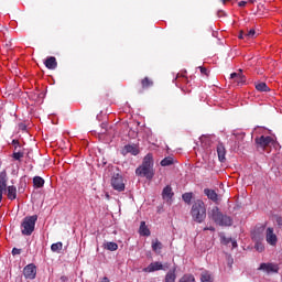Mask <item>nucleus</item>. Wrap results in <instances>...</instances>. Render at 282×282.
<instances>
[{
  "label": "nucleus",
  "mask_w": 282,
  "mask_h": 282,
  "mask_svg": "<svg viewBox=\"0 0 282 282\" xmlns=\"http://www.w3.org/2000/svg\"><path fill=\"white\" fill-rule=\"evenodd\" d=\"M238 39H246V32L245 31H240Z\"/></svg>",
  "instance_id": "obj_39"
},
{
  "label": "nucleus",
  "mask_w": 282,
  "mask_h": 282,
  "mask_svg": "<svg viewBox=\"0 0 282 282\" xmlns=\"http://www.w3.org/2000/svg\"><path fill=\"white\" fill-rule=\"evenodd\" d=\"M198 69L200 70L202 76H209V74H210L208 68H206L204 66H199Z\"/></svg>",
  "instance_id": "obj_35"
},
{
  "label": "nucleus",
  "mask_w": 282,
  "mask_h": 282,
  "mask_svg": "<svg viewBox=\"0 0 282 282\" xmlns=\"http://www.w3.org/2000/svg\"><path fill=\"white\" fill-rule=\"evenodd\" d=\"M204 230H212V232H215V227H206Z\"/></svg>",
  "instance_id": "obj_41"
},
{
  "label": "nucleus",
  "mask_w": 282,
  "mask_h": 282,
  "mask_svg": "<svg viewBox=\"0 0 282 282\" xmlns=\"http://www.w3.org/2000/svg\"><path fill=\"white\" fill-rule=\"evenodd\" d=\"M200 281L202 282H213V275L208 273V271H204L200 275Z\"/></svg>",
  "instance_id": "obj_27"
},
{
  "label": "nucleus",
  "mask_w": 282,
  "mask_h": 282,
  "mask_svg": "<svg viewBox=\"0 0 282 282\" xmlns=\"http://www.w3.org/2000/svg\"><path fill=\"white\" fill-rule=\"evenodd\" d=\"M39 220V216H26L21 224V232L26 237H30L34 232V228L36 226V221Z\"/></svg>",
  "instance_id": "obj_6"
},
{
  "label": "nucleus",
  "mask_w": 282,
  "mask_h": 282,
  "mask_svg": "<svg viewBox=\"0 0 282 282\" xmlns=\"http://www.w3.org/2000/svg\"><path fill=\"white\" fill-rule=\"evenodd\" d=\"M123 153H131V155H138L140 150L135 145L128 144L123 148Z\"/></svg>",
  "instance_id": "obj_21"
},
{
  "label": "nucleus",
  "mask_w": 282,
  "mask_h": 282,
  "mask_svg": "<svg viewBox=\"0 0 282 282\" xmlns=\"http://www.w3.org/2000/svg\"><path fill=\"white\" fill-rule=\"evenodd\" d=\"M177 275H175V271H169L165 275L164 282H175Z\"/></svg>",
  "instance_id": "obj_25"
},
{
  "label": "nucleus",
  "mask_w": 282,
  "mask_h": 282,
  "mask_svg": "<svg viewBox=\"0 0 282 282\" xmlns=\"http://www.w3.org/2000/svg\"><path fill=\"white\" fill-rule=\"evenodd\" d=\"M23 274L25 276V279L29 280H34L36 279V265L34 264H29L23 269Z\"/></svg>",
  "instance_id": "obj_12"
},
{
  "label": "nucleus",
  "mask_w": 282,
  "mask_h": 282,
  "mask_svg": "<svg viewBox=\"0 0 282 282\" xmlns=\"http://www.w3.org/2000/svg\"><path fill=\"white\" fill-rule=\"evenodd\" d=\"M254 34H256L254 29H251L250 31L246 32L245 36H246V39L248 41L249 39H254Z\"/></svg>",
  "instance_id": "obj_34"
},
{
  "label": "nucleus",
  "mask_w": 282,
  "mask_h": 282,
  "mask_svg": "<svg viewBox=\"0 0 282 282\" xmlns=\"http://www.w3.org/2000/svg\"><path fill=\"white\" fill-rule=\"evenodd\" d=\"M220 241L224 246H229L231 243L232 238H227L226 236L220 237Z\"/></svg>",
  "instance_id": "obj_33"
},
{
  "label": "nucleus",
  "mask_w": 282,
  "mask_h": 282,
  "mask_svg": "<svg viewBox=\"0 0 282 282\" xmlns=\"http://www.w3.org/2000/svg\"><path fill=\"white\" fill-rule=\"evenodd\" d=\"M139 232L142 237H151V230H149V227H147L145 221H141Z\"/></svg>",
  "instance_id": "obj_20"
},
{
  "label": "nucleus",
  "mask_w": 282,
  "mask_h": 282,
  "mask_svg": "<svg viewBox=\"0 0 282 282\" xmlns=\"http://www.w3.org/2000/svg\"><path fill=\"white\" fill-rule=\"evenodd\" d=\"M221 2L224 3V6H226V3L230 2V0H221Z\"/></svg>",
  "instance_id": "obj_44"
},
{
  "label": "nucleus",
  "mask_w": 282,
  "mask_h": 282,
  "mask_svg": "<svg viewBox=\"0 0 282 282\" xmlns=\"http://www.w3.org/2000/svg\"><path fill=\"white\" fill-rule=\"evenodd\" d=\"M178 282H195V276L192 274H185L178 280Z\"/></svg>",
  "instance_id": "obj_29"
},
{
  "label": "nucleus",
  "mask_w": 282,
  "mask_h": 282,
  "mask_svg": "<svg viewBox=\"0 0 282 282\" xmlns=\"http://www.w3.org/2000/svg\"><path fill=\"white\" fill-rule=\"evenodd\" d=\"M52 252H61L63 250V242H56L51 246Z\"/></svg>",
  "instance_id": "obj_28"
},
{
  "label": "nucleus",
  "mask_w": 282,
  "mask_h": 282,
  "mask_svg": "<svg viewBox=\"0 0 282 282\" xmlns=\"http://www.w3.org/2000/svg\"><path fill=\"white\" fill-rule=\"evenodd\" d=\"M256 144L260 151L270 153V151H272V147H274V138L261 135L259 138H256Z\"/></svg>",
  "instance_id": "obj_7"
},
{
  "label": "nucleus",
  "mask_w": 282,
  "mask_h": 282,
  "mask_svg": "<svg viewBox=\"0 0 282 282\" xmlns=\"http://www.w3.org/2000/svg\"><path fill=\"white\" fill-rule=\"evenodd\" d=\"M173 164V158L167 156L161 161V166H171Z\"/></svg>",
  "instance_id": "obj_30"
},
{
  "label": "nucleus",
  "mask_w": 282,
  "mask_h": 282,
  "mask_svg": "<svg viewBox=\"0 0 282 282\" xmlns=\"http://www.w3.org/2000/svg\"><path fill=\"white\" fill-rule=\"evenodd\" d=\"M12 144L14 147L12 158L18 162H21V160H23V158L25 156V151L19 150L21 149V143L19 142V140H13Z\"/></svg>",
  "instance_id": "obj_8"
},
{
  "label": "nucleus",
  "mask_w": 282,
  "mask_h": 282,
  "mask_svg": "<svg viewBox=\"0 0 282 282\" xmlns=\"http://www.w3.org/2000/svg\"><path fill=\"white\" fill-rule=\"evenodd\" d=\"M176 87H180L184 94H191L193 91V85L186 76V70H181L175 78Z\"/></svg>",
  "instance_id": "obj_5"
},
{
  "label": "nucleus",
  "mask_w": 282,
  "mask_h": 282,
  "mask_svg": "<svg viewBox=\"0 0 282 282\" xmlns=\"http://www.w3.org/2000/svg\"><path fill=\"white\" fill-rule=\"evenodd\" d=\"M230 243H231V248H237V240H232V239H231V242H230Z\"/></svg>",
  "instance_id": "obj_40"
},
{
  "label": "nucleus",
  "mask_w": 282,
  "mask_h": 282,
  "mask_svg": "<svg viewBox=\"0 0 282 282\" xmlns=\"http://www.w3.org/2000/svg\"><path fill=\"white\" fill-rule=\"evenodd\" d=\"M150 87H153V79H151L150 77H144L143 79H141V88L138 89V93L142 94L144 89H149Z\"/></svg>",
  "instance_id": "obj_14"
},
{
  "label": "nucleus",
  "mask_w": 282,
  "mask_h": 282,
  "mask_svg": "<svg viewBox=\"0 0 282 282\" xmlns=\"http://www.w3.org/2000/svg\"><path fill=\"white\" fill-rule=\"evenodd\" d=\"M159 270H166L164 264L162 262H152L147 268L142 269V272L151 273V272H158Z\"/></svg>",
  "instance_id": "obj_13"
},
{
  "label": "nucleus",
  "mask_w": 282,
  "mask_h": 282,
  "mask_svg": "<svg viewBox=\"0 0 282 282\" xmlns=\"http://www.w3.org/2000/svg\"><path fill=\"white\" fill-rule=\"evenodd\" d=\"M6 191L8 199L14 202V199H17V186H8V172L2 171L0 172V203L3 199V193H6Z\"/></svg>",
  "instance_id": "obj_2"
},
{
  "label": "nucleus",
  "mask_w": 282,
  "mask_h": 282,
  "mask_svg": "<svg viewBox=\"0 0 282 282\" xmlns=\"http://www.w3.org/2000/svg\"><path fill=\"white\" fill-rule=\"evenodd\" d=\"M173 188L170 185L165 186L162 192L163 199L171 202V199H173Z\"/></svg>",
  "instance_id": "obj_18"
},
{
  "label": "nucleus",
  "mask_w": 282,
  "mask_h": 282,
  "mask_svg": "<svg viewBox=\"0 0 282 282\" xmlns=\"http://www.w3.org/2000/svg\"><path fill=\"white\" fill-rule=\"evenodd\" d=\"M216 151L219 162H226V147L224 145V143H218Z\"/></svg>",
  "instance_id": "obj_15"
},
{
  "label": "nucleus",
  "mask_w": 282,
  "mask_h": 282,
  "mask_svg": "<svg viewBox=\"0 0 282 282\" xmlns=\"http://www.w3.org/2000/svg\"><path fill=\"white\" fill-rule=\"evenodd\" d=\"M204 193L208 197V199H210L215 204H217V202H219V195L214 189L205 188Z\"/></svg>",
  "instance_id": "obj_17"
},
{
  "label": "nucleus",
  "mask_w": 282,
  "mask_h": 282,
  "mask_svg": "<svg viewBox=\"0 0 282 282\" xmlns=\"http://www.w3.org/2000/svg\"><path fill=\"white\" fill-rule=\"evenodd\" d=\"M44 64H45V67H47V69H54L55 67L58 66V63L56 62V57L54 56L47 57Z\"/></svg>",
  "instance_id": "obj_19"
},
{
  "label": "nucleus",
  "mask_w": 282,
  "mask_h": 282,
  "mask_svg": "<svg viewBox=\"0 0 282 282\" xmlns=\"http://www.w3.org/2000/svg\"><path fill=\"white\" fill-rule=\"evenodd\" d=\"M192 199H193V193L183 194V200L185 202V204H191Z\"/></svg>",
  "instance_id": "obj_31"
},
{
  "label": "nucleus",
  "mask_w": 282,
  "mask_h": 282,
  "mask_svg": "<svg viewBox=\"0 0 282 282\" xmlns=\"http://www.w3.org/2000/svg\"><path fill=\"white\" fill-rule=\"evenodd\" d=\"M259 270H264L265 272H279V264L261 263Z\"/></svg>",
  "instance_id": "obj_16"
},
{
  "label": "nucleus",
  "mask_w": 282,
  "mask_h": 282,
  "mask_svg": "<svg viewBox=\"0 0 282 282\" xmlns=\"http://www.w3.org/2000/svg\"><path fill=\"white\" fill-rule=\"evenodd\" d=\"M111 186L115 191H118L119 193H122L124 191V180L120 174H116L111 178Z\"/></svg>",
  "instance_id": "obj_9"
},
{
  "label": "nucleus",
  "mask_w": 282,
  "mask_h": 282,
  "mask_svg": "<svg viewBox=\"0 0 282 282\" xmlns=\"http://www.w3.org/2000/svg\"><path fill=\"white\" fill-rule=\"evenodd\" d=\"M101 282H109V278L107 276L102 278Z\"/></svg>",
  "instance_id": "obj_43"
},
{
  "label": "nucleus",
  "mask_w": 282,
  "mask_h": 282,
  "mask_svg": "<svg viewBox=\"0 0 282 282\" xmlns=\"http://www.w3.org/2000/svg\"><path fill=\"white\" fill-rule=\"evenodd\" d=\"M254 248L258 252H263V250H265V247L261 242H257Z\"/></svg>",
  "instance_id": "obj_36"
},
{
  "label": "nucleus",
  "mask_w": 282,
  "mask_h": 282,
  "mask_svg": "<svg viewBox=\"0 0 282 282\" xmlns=\"http://www.w3.org/2000/svg\"><path fill=\"white\" fill-rule=\"evenodd\" d=\"M209 216L217 226H232V217L221 213L219 207H213Z\"/></svg>",
  "instance_id": "obj_4"
},
{
  "label": "nucleus",
  "mask_w": 282,
  "mask_h": 282,
  "mask_svg": "<svg viewBox=\"0 0 282 282\" xmlns=\"http://www.w3.org/2000/svg\"><path fill=\"white\" fill-rule=\"evenodd\" d=\"M106 199H109V194H106Z\"/></svg>",
  "instance_id": "obj_45"
},
{
  "label": "nucleus",
  "mask_w": 282,
  "mask_h": 282,
  "mask_svg": "<svg viewBox=\"0 0 282 282\" xmlns=\"http://www.w3.org/2000/svg\"><path fill=\"white\" fill-rule=\"evenodd\" d=\"M137 175L153 180L155 172L153 171V154L149 153L144 156L142 164L135 170Z\"/></svg>",
  "instance_id": "obj_1"
},
{
  "label": "nucleus",
  "mask_w": 282,
  "mask_h": 282,
  "mask_svg": "<svg viewBox=\"0 0 282 282\" xmlns=\"http://www.w3.org/2000/svg\"><path fill=\"white\" fill-rule=\"evenodd\" d=\"M12 254L13 256L21 254V249L13 248L12 249Z\"/></svg>",
  "instance_id": "obj_37"
},
{
  "label": "nucleus",
  "mask_w": 282,
  "mask_h": 282,
  "mask_svg": "<svg viewBox=\"0 0 282 282\" xmlns=\"http://www.w3.org/2000/svg\"><path fill=\"white\" fill-rule=\"evenodd\" d=\"M265 240L269 246H276L279 238L274 235V228L269 227L265 230Z\"/></svg>",
  "instance_id": "obj_11"
},
{
  "label": "nucleus",
  "mask_w": 282,
  "mask_h": 282,
  "mask_svg": "<svg viewBox=\"0 0 282 282\" xmlns=\"http://www.w3.org/2000/svg\"><path fill=\"white\" fill-rule=\"evenodd\" d=\"M33 185L35 188H43V186H45V180L41 176H35L33 178Z\"/></svg>",
  "instance_id": "obj_22"
},
{
  "label": "nucleus",
  "mask_w": 282,
  "mask_h": 282,
  "mask_svg": "<svg viewBox=\"0 0 282 282\" xmlns=\"http://www.w3.org/2000/svg\"><path fill=\"white\" fill-rule=\"evenodd\" d=\"M238 6H239V8H246V6H248V2H246V1H240V2L238 3Z\"/></svg>",
  "instance_id": "obj_38"
},
{
  "label": "nucleus",
  "mask_w": 282,
  "mask_h": 282,
  "mask_svg": "<svg viewBox=\"0 0 282 282\" xmlns=\"http://www.w3.org/2000/svg\"><path fill=\"white\" fill-rule=\"evenodd\" d=\"M256 89L257 91H270V87H268V84L263 82L256 83Z\"/></svg>",
  "instance_id": "obj_24"
},
{
  "label": "nucleus",
  "mask_w": 282,
  "mask_h": 282,
  "mask_svg": "<svg viewBox=\"0 0 282 282\" xmlns=\"http://www.w3.org/2000/svg\"><path fill=\"white\" fill-rule=\"evenodd\" d=\"M200 142H202L203 147H208V144H210V138L203 135V137H200Z\"/></svg>",
  "instance_id": "obj_32"
},
{
  "label": "nucleus",
  "mask_w": 282,
  "mask_h": 282,
  "mask_svg": "<svg viewBox=\"0 0 282 282\" xmlns=\"http://www.w3.org/2000/svg\"><path fill=\"white\" fill-rule=\"evenodd\" d=\"M276 223H278L279 226H282V218H281V217L278 218V219H276Z\"/></svg>",
  "instance_id": "obj_42"
},
{
  "label": "nucleus",
  "mask_w": 282,
  "mask_h": 282,
  "mask_svg": "<svg viewBox=\"0 0 282 282\" xmlns=\"http://www.w3.org/2000/svg\"><path fill=\"white\" fill-rule=\"evenodd\" d=\"M191 215L196 224L204 223V220L206 219V204H204V200L197 199L192 205Z\"/></svg>",
  "instance_id": "obj_3"
},
{
  "label": "nucleus",
  "mask_w": 282,
  "mask_h": 282,
  "mask_svg": "<svg viewBox=\"0 0 282 282\" xmlns=\"http://www.w3.org/2000/svg\"><path fill=\"white\" fill-rule=\"evenodd\" d=\"M163 246L160 242V240L155 239L152 241V250L153 252H155L156 254H160V251L162 250Z\"/></svg>",
  "instance_id": "obj_23"
},
{
  "label": "nucleus",
  "mask_w": 282,
  "mask_h": 282,
  "mask_svg": "<svg viewBox=\"0 0 282 282\" xmlns=\"http://www.w3.org/2000/svg\"><path fill=\"white\" fill-rule=\"evenodd\" d=\"M105 249L110 250V252H116V250H118V243H116V242H106L105 243Z\"/></svg>",
  "instance_id": "obj_26"
},
{
  "label": "nucleus",
  "mask_w": 282,
  "mask_h": 282,
  "mask_svg": "<svg viewBox=\"0 0 282 282\" xmlns=\"http://www.w3.org/2000/svg\"><path fill=\"white\" fill-rule=\"evenodd\" d=\"M230 79L237 87L246 85V75H243V72L241 69L238 73H232L230 75Z\"/></svg>",
  "instance_id": "obj_10"
}]
</instances>
